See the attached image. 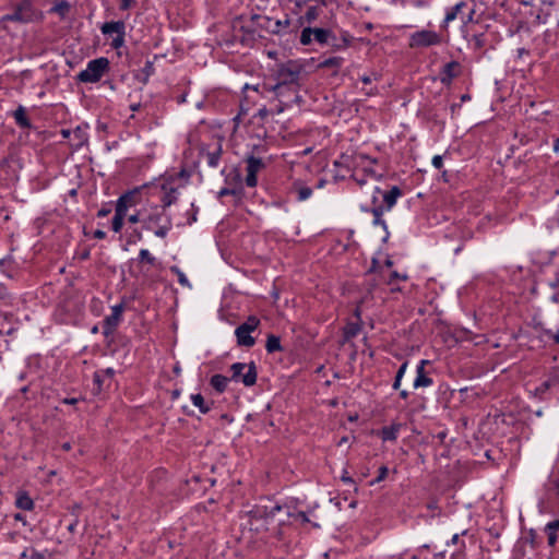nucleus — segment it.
<instances>
[{"label":"nucleus","instance_id":"obj_53","mask_svg":"<svg viewBox=\"0 0 559 559\" xmlns=\"http://www.w3.org/2000/svg\"><path fill=\"white\" fill-rule=\"evenodd\" d=\"M342 481H344L345 484H354V480L350 476H348L347 472H344V474L342 475L341 477Z\"/></svg>","mask_w":559,"mask_h":559},{"label":"nucleus","instance_id":"obj_25","mask_svg":"<svg viewBox=\"0 0 559 559\" xmlns=\"http://www.w3.org/2000/svg\"><path fill=\"white\" fill-rule=\"evenodd\" d=\"M163 190L165 191L164 197L162 198L163 207H168L177 201V189L169 188L164 185Z\"/></svg>","mask_w":559,"mask_h":559},{"label":"nucleus","instance_id":"obj_38","mask_svg":"<svg viewBox=\"0 0 559 559\" xmlns=\"http://www.w3.org/2000/svg\"><path fill=\"white\" fill-rule=\"evenodd\" d=\"M359 331H360V325L358 323H349L346 325L344 334H345V337L348 340V338L355 337Z\"/></svg>","mask_w":559,"mask_h":559},{"label":"nucleus","instance_id":"obj_21","mask_svg":"<svg viewBox=\"0 0 559 559\" xmlns=\"http://www.w3.org/2000/svg\"><path fill=\"white\" fill-rule=\"evenodd\" d=\"M70 9H71L70 3L67 0H61L60 2L55 3L50 8L49 12L58 14L60 16V19L63 20L69 14Z\"/></svg>","mask_w":559,"mask_h":559},{"label":"nucleus","instance_id":"obj_11","mask_svg":"<svg viewBox=\"0 0 559 559\" xmlns=\"http://www.w3.org/2000/svg\"><path fill=\"white\" fill-rule=\"evenodd\" d=\"M400 197H402V190L397 186H393L390 190L382 191L381 205L377 207H382L383 212H388L395 205Z\"/></svg>","mask_w":559,"mask_h":559},{"label":"nucleus","instance_id":"obj_32","mask_svg":"<svg viewBox=\"0 0 559 559\" xmlns=\"http://www.w3.org/2000/svg\"><path fill=\"white\" fill-rule=\"evenodd\" d=\"M170 272L177 275L178 282L181 286L191 288V283L188 277L177 265L170 266Z\"/></svg>","mask_w":559,"mask_h":559},{"label":"nucleus","instance_id":"obj_41","mask_svg":"<svg viewBox=\"0 0 559 559\" xmlns=\"http://www.w3.org/2000/svg\"><path fill=\"white\" fill-rule=\"evenodd\" d=\"M381 195H382L381 189L379 187H374L372 195H371L372 207H377L378 205H381Z\"/></svg>","mask_w":559,"mask_h":559},{"label":"nucleus","instance_id":"obj_24","mask_svg":"<svg viewBox=\"0 0 559 559\" xmlns=\"http://www.w3.org/2000/svg\"><path fill=\"white\" fill-rule=\"evenodd\" d=\"M265 349L269 354L283 350L280 337L274 334H270L266 338Z\"/></svg>","mask_w":559,"mask_h":559},{"label":"nucleus","instance_id":"obj_62","mask_svg":"<svg viewBox=\"0 0 559 559\" xmlns=\"http://www.w3.org/2000/svg\"><path fill=\"white\" fill-rule=\"evenodd\" d=\"M292 98H293V93H292V91L286 90V91H285V98H284V99H292Z\"/></svg>","mask_w":559,"mask_h":559},{"label":"nucleus","instance_id":"obj_13","mask_svg":"<svg viewBox=\"0 0 559 559\" xmlns=\"http://www.w3.org/2000/svg\"><path fill=\"white\" fill-rule=\"evenodd\" d=\"M376 163V159L370 158L367 155L360 154L356 158L357 168L361 167L364 175L369 178H378V175L372 169L371 165Z\"/></svg>","mask_w":559,"mask_h":559},{"label":"nucleus","instance_id":"obj_35","mask_svg":"<svg viewBox=\"0 0 559 559\" xmlns=\"http://www.w3.org/2000/svg\"><path fill=\"white\" fill-rule=\"evenodd\" d=\"M260 324L259 318L255 316H250L243 323H241L239 326H243L249 332H253L258 329Z\"/></svg>","mask_w":559,"mask_h":559},{"label":"nucleus","instance_id":"obj_8","mask_svg":"<svg viewBox=\"0 0 559 559\" xmlns=\"http://www.w3.org/2000/svg\"><path fill=\"white\" fill-rule=\"evenodd\" d=\"M7 21L27 23L33 19V12L28 2H23L15 8V10L7 14L4 17Z\"/></svg>","mask_w":559,"mask_h":559},{"label":"nucleus","instance_id":"obj_31","mask_svg":"<svg viewBox=\"0 0 559 559\" xmlns=\"http://www.w3.org/2000/svg\"><path fill=\"white\" fill-rule=\"evenodd\" d=\"M295 191L297 200L300 202L308 200L312 195V189L306 186L295 185Z\"/></svg>","mask_w":559,"mask_h":559},{"label":"nucleus","instance_id":"obj_22","mask_svg":"<svg viewBox=\"0 0 559 559\" xmlns=\"http://www.w3.org/2000/svg\"><path fill=\"white\" fill-rule=\"evenodd\" d=\"M13 117L15 119V122L21 128H31V121L26 116V109L23 106H19L14 112Z\"/></svg>","mask_w":559,"mask_h":559},{"label":"nucleus","instance_id":"obj_54","mask_svg":"<svg viewBox=\"0 0 559 559\" xmlns=\"http://www.w3.org/2000/svg\"><path fill=\"white\" fill-rule=\"evenodd\" d=\"M9 298V294L7 292V289L2 286H0V299L1 300H5Z\"/></svg>","mask_w":559,"mask_h":559},{"label":"nucleus","instance_id":"obj_59","mask_svg":"<svg viewBox=\"0 0 559 559\" xmlns=\"http://www.w3.org/2000/svg\"><path fill=\"white\" fill-rule=\"evenodd\" d=\"M361 81L365 84H370L372 82V79L369 75H364V76H361Z\"/></svg>","mask_w":559,"mask_h":559},{"label":"nucleus","instance_id":"obj_10","mask_svg":"<svg viewBox=\"0 0 559 559\" xmlns=\"http://www.w3.org/2000/svg\"><path fill=\"white\" fill-rule=\"evenodd\" d=\"M461 73V64L457 61L445 63L440 70V82L443 85H450L452 80L457 78Z\"/></svg>","mask_w":559,"mask_h":559},{"label":"nucleus","instance_id":"obj_5","mask_svg":"<svg viewBox=\"0 0 559 559\" xmlns=\"http://www.w3.org/2000/svg\"><path fill=\"white\" fill-rule=\"evenodd\" d=\"M100 32L105 36H111V47L119 49L124 45L126 23L123 21L106 22L100 26Z\"/></svg>","mask_w":559,"mask_h":559},{"label":"nucleus","instance_id":"obj_7","mask_svg":"<svg viewBox=\"0 0 559 559\" xmlns=\"http://www.w3.org/2000/svg\"><path fill=\"white\" fill-rule=\"evenodd\" d=\"M123 312V306L121 304L115 305L111 308L110 316H107L104 320V334L109 335L112 334L116 328L118 326L119 322L121 321Z\"/></svg>","mask_w":559,"mask_h":559},{"label":"nucleus","instance_id":"obj_60","mask_svg":"<svg viewBox=\"0 0 559 559\" xmlns=\"http://www.w3.org/2000/svg\"><path fill=\"white\" fill-rule=\"evenodd\" d=\"M250 88H251V90H253V91H255V92H258V91H259V85L250 86L249 84H246V85L243 86V90H245V91L250 90Z\"/></svg>","mask_w":559,"mask_h":559},{"label":"nucleus","instance_id":"obj_9","mask_svg":"<svg viewBox=\"0 0 559 559\" xmlns=\"http://www.w3.org/2000/svg\"><path fill=\"white\" fill-rule=\"evenodd\" d=\"M146 186H142V187H139V188H134L133 190L131 191H128L126 192L124 194H122L118 201H117V204H116V207L119 209L121 207V210L123 209L124 212H128L129 207L131 206H134L136 205L139 202H140V194H141V191L145 188Z\"/></svg>","mask_w":559,"mask_h":559},{"label":"nucleus","instance_id":"obj_55","mask_svg":"<svg viewBox=\"0 0 559 559\" xmlns=\"http://www.w3.org/2000/svg\"><path fill=\"white\" fill-rule=\"evenodd\" d=\"M94 237L97 239H104L106 237V233L104 230L97 229L94 233Z\"/></svg>","mask_w":559,"mask_h":559},{"label":"nucleus","instance_id":"obj_23","mask_svg":"<svg viewBox=\"0 0 559 559\" xmlns=\"http://www.w3.org/2000/svg\"><path fill=\"white\" fill-rule=\"evenodd\" d=\"M126 215H127V212H124L123 209L122 210H121V207L115 209V215H114V218L111 222V229L115 233H119L122 229L123 219H124Z\"/></svg>","mask_w":559,"mask_h":559},{"label":"nucleus","instance_id":"obj_42","mask_svg":"<svg viewBox=\"0 0 559 559\" xmlns=\"http://www.w3.org/2000/svg\"><path fill=\"white\" fill-rule=\"evenodd\" d=\"M543 333L551 338L556 345H559V329L556 332H552L549 329H544Z\"/></svg>","mask_w":559,"mask_h":559},{"label":"nucleus","instance_id":"obj_47","mask_svg":"<svg viewBox=\"0 0 559 559\" xmlns=\"http://www.w3.org/2000/svg\"><path fill=\"white\" fill-rule=\"evenodd\" d=\"M142 218H143V214L141 211H139L138 213L135 214H132L128 217V221L131 223V224H136V223H142Z\"/></svg>","mask_w":559,"mask_h":559},{"label":"nucleus","instance_id":"obj_6","mask_svg":"<svg viewBox=\"0 0 559 559\" xmlns=\"http://www.w3.org/2000/svg\"><path fill=\"white\" fill-rule=\"evenodd\" d=\"M247 163V175H246V185L250 188H253L258 183L257 174L264 167V163L261 158L254 156H248L246 159Z\"/></svg>","mask_w":559,"mask_h":559},{"label":"nucleus","instance_id":"obj_49","mask_svg":"<svg viewBox=\"0 0 559 559\" xmlns=\"http://www.w3.org/2000/svg\"><path fill=\"white\" fill-rule=\"evenodd\" d=\"M407 367H408V362H407V361H404V362L400 366V368H399V370H397V372H396L395 378H397V379H401V380H402V379H403V377H404V374H405V372H406V370H407Z\"/></svg>","mask_w":559,"mask_h":559},{"label":"nucleus","instance_id":"obj_44","mask_svg":"<svg viewBox=\"0 0 559 559\" xmlns=\"http://www.w3.org/2000/svg\"><path fill=\"white\" fill-rule=\"evenodd\" d=\"M352 178L359 185V186H362L366 183L367 181V177L365 175L360 176L359 175V169H356L353 175H352Z\"/></svg>","mask_w":559,"mask_h":559},{"label":"nucleus","instance_id":"obj_14","mask_svg":"<svg viewBox=\"0 0 559 559\" xmlns=\"http://www.w3.org/2000/svg\"><path fill=\"white\" fill-rule=\"evenodd\" d=\"M403 428V424L393 423L390 426L383 427L379 435L383 441H395L399 437L400 431Z\"/></svg>","mask_w":559,"mask_h":559},{"label":"nucleus","instance_id":"obj_51","mask_svg":"<svg viewBox=\"0 0 559 559\" xmlns=\"http://www.w3.org/2000/svg\"><path fill=\"white\" fill-rule=\"evenodd\" d=\"M135 3V0H120V9L128 10Z\"/></svg>","mask_w":559,"mask_h":559},{"label":"nucleus","instance_id":"obj_64","mask_svg":"<svg viewBox=\"0 0 559 559\" xmlns=\"http://www.w3.org/2000/svg\"><path fill=\"white\" fill-rule=\"evenodd\" d=\"M554 151H555L556 153H558V152H559V138L555 141V144H554Z\"/></svg>","mask_w":559,"mask_h":559},{"label":"nucleus","instance_id":"obj_52","mask_svg":"<svg viewBox=\"0 0 559 559\" xmlns=\"http://www.w3.org/2000/svg\"><path fill=\"white\" fill-rule=\"evenodd\" d=\"M231 194H236V190H235V189L223 188V189L218 192V195H219V197H224V195H231Z\"/></svg>","mask_w":559,"mask_h":559},{"label":"nucleus","instance_id":"obj_20","mask_svg":"<svg viewBox=\"0 0 559 559\" xmlns=\"http://www.w3.org/2000/svg\"><path fill=\"white\" fill-rule=\"evenodd\" d=\"M229 379L223 374L212 376L210 383L218 393H223L228 385Z\"/></svg>","mask_w":559,"mask_h":559},{"label":"nucleus","instance_id":"obj_57","mask_svg":"<svg viewBox=\"0 0 559 559\" xmlns=\"http://www.w3.org/2000/svg\"><path fill=\"white\" fill-rule=\"evenodd\" d=\"M109 213H110V210L102 209V210H99V211H98L97 216H98V217H105V216H107Z\"/></svg>","mask_w":559,"mask_h":559},{"label":"nucleus","instance_id":"obj_46","mask_svg":"<svg viewBox=\"0 0 559 559\" xmlns=\"http://www.w3.org/2000/svg\"><path fill=\"white\" fill-rule=\"evenodd\" d=\"M474 15H475V9H474V8H472V9L468 11V13H467V14H463V15L461 16V20H462L463 24H464V25H466V24H468V23L473 22V20H474Z\"/></svg>","mask_w":559,"mask_h":559},{"label":"nucleus","instance_id":"obj_58","mask_svg":"<svg viewBox=\"0 0 559 559\" xmlns=\"http://www.w3.org/2000/svg\"><path fill=\"white\" fill-rule=\"evenodd\" d=\"M401 382H402V380H401V379L395 378V379H394V382H393V389H394V390H399V389H400V386H401Z\"/></svg>","mask_w":559,"mask_h":559},{"label":"nucleus","instance_id":"obj_43","mask_svg":"<svg viewBox=\"0 0 559 559\" xmlns=\"http://www.w3.org/2000/svg\"><path fill=\"white\" fill-rule=\"evenodd\" d=\"M388 473H389L388 467H386V466H381V467L379 468V475H378V477H377L374 480H372V481L370 483V485H374V484H377V483L382 481V480L386 477Z\"/></svg>","mask_w":559,"mask_h":559},{"label":"nucleus","instance_id":"obj_37","mask_svg":"<svg viewBox=\"0 0 559 559\" xmlns=\"http://www.w3.org/2000/svg\"><path fill=\"white\" fill-rule=\"evenodd\" d=\"M370 212L373 215V225H380L383 228H386L385 222L382 219L383 211L382 207H371Z\"/></svg>","mask_w":559,"mask_h":559},{"label":"nucleus","instance_id":"obj_36","mask_svg":"<svg viewBox=\"0 0 559 559\" xmlns=\"http://www.w3.org/2000/svg\"><path fill=\"white\" fill-rule=\"evenodd\" d=\"M319 14H320V10L318 7H309L305 13V15L302 16V19L307 22V23H312L314 22L318 17H319Z\"/></svg>","mask_w":559,"mask_h":559},{"label":"nucleus","instance_id":"obj_39","mask_svg":"<svg viewBox=\"0 0 559 559\" xmlns=\"http://www.w3.org/2000/svg\"><path fill=\"white\" fill-rule=\"evenodd\" d=\"M312 28L311 27H305L302 31H301V34H300V43L305 46L307 45H310L312 39H313V36H312Z\"/></svg>","mask_w":559,"mask_h":559},{"label":"nucleus","instance_id":"obj_18","mask_svg":"<svg viewBox=\"0 0 559 559\" xmlns=\"http://www.w3.org/2000/svg\"><path fill=\"white\" fill-rule=\"evenodd\" d=\"M467 7V2L465 1H460L459 3H456L454 7L450 8L447 13H445V16H444V20H443V26H447L450 22L454 21L455 19H457L459 14L462 13V10L464 8Z\"/></svg>","mask_w":559,"mask_h":559},{"label":"nucleus","instance_id":"obj_61","mask_svg":"<svg viewBox=\"0 0 559 559\" xmlns=\"http://www.w3.org/2000/svg\"><path fill=\"white\" fill-rule=\"evenodd\" d=\"M76 402H78V400L73 399V397L72 399H64L63 400L64 404H71L72 405V404H75Z\"/></svg>","mask_w":559,"mask_h":559},{"label":"nucleus","instance_id":"obj_34","mask_svg":"<svg viewBox=\"0 0 559 559\" xmlns=\"http://www.w3.org/2000/svg\"><path fill=\"white\" fill-rule=\"evenodd\" d=\"M486 41L487 40L484 33L473 35L469 40L471 45L476 50L483 49L486 45Z\"/></svg>","mask_w":559,"mask_h":559},{"label":"nucleus","instance_id":"obj_27","mask_svg":"<svg viewBox=\"0 0 559 559\" xmlns=\"http://www.w3.org/2000/svg\"><path fill=\"white\" fill-rule=\"evenodd\" d=\"M221 155H222L221 145H217V147L214 151L207 152L205 154L207 165L213 168L217 167L219 159H221Z\"/></svg>","mask_w":559,"mask_h":559},{"label":"nucleus","instance_id":"obj_30","mask_svg":"<svg viewBox=\"0 0 559 559\" xmlns=\"http://www.w3.org/2000/svg\"><path fill=\"white\" fill-rule=\"evenodd\" d=\"M343 61L344 60L341 57H331V58H328V59H324L323 61H321L319 67L320 68H331V69H334L335 71H337L342 67Z\"/></svg>","mask_w":559,"mask_h":559},{"label":"nucleus","instance_id":"obj_19","mask_svg":"<svg viewBox=\"0 0 559 559\" xmlns=\"http://www.w3.org/2000/svg\"><path fill=\"white\" fill-rule=\"evenodd\" d=\"M558 531H559V519L547 523L545 526V532L547 533V537H548V545L551 547L555 546V544L557 543V532Z\"/></svg>","mask_w":559,"mask_h":559},{"label":"nucleus","instance_id":"obj_56","mask_svg":"<svg viewBox=\"0 0 559 559\" xmlns=\"http://www.w3.org/2000/svg\"><path fill=\"white\" fill-rule=\"evenodd\" d=\"M14 520L19 521V522H22L23 525H26L25 516L23 514H21V513L14 514Z\"/></svg>","mask_w":559,"mask_h":559},{"label":"nucleus","instance_id":"obj_48","mask_svg":"<svg viewBox=\"0 0 559 559\" xmlns=\"http://www.w3.org/2000/svg\"><path fill=\"white\" fill-rule=\"evenodd\" d=\"M432 165L436 169H441L443 166V158L441 155H435L432 157Z\"/></svg>","mask_w":559,"mask_h":559},{"label":"nucleus","instance_id":"obj_29","mask_svg":"<svg viewBox=\"0 0 559 559\" xmlns=\"http://www.w3.org/2000/svg\"><path fill=\"white\" fill-rule=\"evenodd\" d=\"M192 404L200 409L202 414H206L210 412L211 407L205 403L204 397L200 394L191 395Z\"/></svg>","mask_w":559,"mask_h":559},{"label":"nucleus","instance_id":"obj_2","mask_svg":"<svg viewBox=\"0 0 559 559\" xmlns=\"http://www.w3.org/2000/svg\"><path fill=\"white\" fill-rule=\"evenodd\" d=\"M109 70V60L105 57H99L90 60L86 68L78 73L76 80L82 83H97Z\"/></svg>","mask_w":559,"mask_h":559},{"label":"nucleus","instance_id":"obj_40","mask_svg":"<svg viewBox=\"0 0 559 559\" xmlns=\"http://www.w3.org/2000/svg\"><path fill=\"white\" fill-rule=\"evenodd\" d=\"M171 228V224L168 223V225H158L156 226V229H154V234L156 237H159V238H165L168 234V231L170 230Z\"/></svg>","mask_w":559,"mask_h":559},{"label":"nucleus","instance_id":"obj_17","mask_svg":"<svg viewBox=\"0 0 559 559\" xmlns=\"http://www.w3.org/2000/svg\"><path fill=\"white\" fill-rule=\"evenodd\" d=\"M16 508L25 511L34 509V501L26 491H19L15 499Z\"/></svg>","mask_w":559,"mask_h":559},{"label":"nucleus","instance_id":"obj_3","mask_svg":"<svg viewBox=\"0 0 559 559\" xmlns=\"http://www.w3.org/2000/svg\"><path fill=\"white\" fill-rule=\"evenodd\" d=\"M231 380L240 381L246 386H252L257 382V367L253 361L250 364L235 362L230 366Z\"/></svg>","mask_w":559,"mask_h":559},{"label":"nucleus","instance_id":"obj_16","mask_svg":"<svg viewBox=\"0 0 559 559\" xmlns=\"http://www.w3.org/2000/svg\"><path fill=\"white\" fill-rule=\"evenodd\" d=\"M237 344L243 347H252L255 344L254 337L251 336V332L243 329V326H237L235 330Z\"/></svg>","mask_w":559,"mask_h":559},{"label":"nucleus","instance_id":"obj_45","mask_svg":"<svg viewBox=\"0 0 559 559\" xmlns=\"http://www.w3.org/2000/svg\"><path fill=\"white\" fill-rule=\"evenodd\" d=\"M257 117L261 118L262 120L266 119L269 116H273V110L267 109L266 107H262L258 110Z\"/></svg>","mask_w":559,"mask_h":559},{"label":"nucleus","instance_id":"obj_28","mask_svg":"<svg viewBox=\"0 0 559 559\" xmlns=\"http://www.w3.org/2000/svg\"><path fill=\"white\" fill-rule=\"evenodd\" d=\"M138 261L139 263L148 264L152 266L157 264V259L147 249H141L139 251Z\"/></svg>","mask_w":559,"mask_h":559},{"label":"nucleus","instance_id":"obj_1","mask_svg":"<svg viewBox=\"0 0 559 559\" xmlns=\"http://www.w3.org/2000/svg\"><path fill=\"white\" fill-rule=\"evenodd\" d=\"M302 66L295 60H289L277 66L274 72L276 83L274 85H264V88L275 94L276 98L285 97V91H292L293 100L301 102L299 90L301 86Z\"/></svg>","mask_w":559,"mask_h":559},{"label":"nucleus","instance_id":"obj_63","mask_svg":"<svg viewBox=\"0 0 559 559\" xmlns=\"http://www.w3.org/2000/svg\"><path fill=\"white\" fill-rule=\"evenodd\" d=\"M400 396L405 400L408 396V392L406 390H402L400 391Z\"/></svg>","mask_w":559,"mask_h":559},{"label":"nucleus","instance_id":"obj_4","mask_svg":"<svg viewBox=\"0 0 559 559\" xmlns=\"http://www.w3.org/2000/svg\"><path fill=\"white\" fill-rule=\"evenodd\" d=\"M442 37L440 34L429 29H421L411 34L408 46L411 48H427L440 45Z\"/></svg>","mask_w":559,"mask_h":559},{"label":"nucleus","instance_id":"obj_50","mask_svg":"<svg viewBox=\"0 0 559 559\" xmlns=\"http://www.w3.org/2000/svg\"><path fill=\"white\" fill-rule=\"evenodd\" d=\"M407 278L408 277H407L406 274L401 275L400 273L394 271V272L391 273V276H390V280H389V284H393V281H395V280L406 281Z\"/></svg>","mask_w":559,"mask_h":559},{"label":"nucleus","instance_id":"obj_12","mask_svg":"<svg viewBox=\"0 0 559 559\" xmlns=\"http://www.w3.org/2000/svg\"><path fill=\"white\" fill-rule=\"evenodd\" d=\"M429 364L428 360L426 359H423L419 361V364L417 365V368H416V378L414 380V388L415 389H419V388H427V386H430L432 384V379L429 378L426 373H425V366Z\"/></svg>","mask_w":559,"mask_h":559},{"label":"nucleus","instance_id":"obj_33","mask_svg":"<svg viewBox=\"0 0 559 559\" xmlns=\"http://www.w3.org/2000/svg\"><path fill=\"white\" fill-rule=\"evenodd\" d=\"M284 98L285 97L277 98L280 104L274 109H272L273 110V116L282 114L286 108L292 107L293 104H299L300 103V102L293 100V98L292 99H284Z\"/></svg>","mask_w":559,"mask_h":559},{"label":"nucleus","instance_id":"obj_15","mask_svg":"<svg viewBox=\"0 0 559 559\" xmlns=\"http://www.w3.org/2000/svg\"><path fill=\"white\" fill-rule=\"evenodd\" d=\"M162 215L163 213L157 207H154L151 213H148L147 215H143V227L146 230H153L156 226L159 225L162 221Z\"/></svg>","mask_w":559,"mask_h":559},{"label":"nucleus","instance_id":"obj_26","mask_svg":"<svg viewBox=\"0 0 559 559\" xmlns=\"http://www.w3.org/2000/svg\"><path fill=\"white\" fill-rule=\"evenodd\" d=\"M313 39L320 45H324L328 43L329 38L332 36L331 31L325 28H312Z\"/></svg>","mask_w":559,"mask_h":559}]
</instances>
